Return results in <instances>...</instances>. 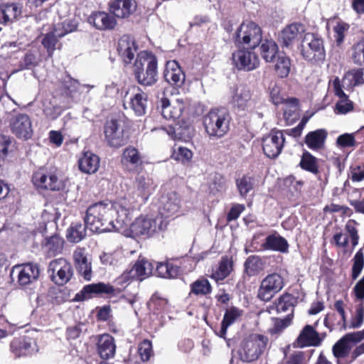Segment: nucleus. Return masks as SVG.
Wrapping results in <instances>:
<instances>
[{"label": "nucleus", "instance_id": "f257e3e1", "mask_svg": "<svg viewBox=\"0 0 364 364\" xmlns=\"http://www.w3.org/2000/svg\"><path fill=\"white\" fill-rule=\"evenodd\" d=\"M134 211L126 198L116 202H99L90 205L86 211L85 223L93 232L121 231L127 228Z\"/></svg>", "mask_w": 364, "mask_h": 364}, {"label": "nucleus", "instance_id": "f03ea898", "mask_svg": "<svg viewBox=\"0 0 364 364\" xmlns=\"http://www.w3.org/2000/svg\"><path fill=\"white\" fill-rule=\"evenodd\" d=\"M168 225L166 220L156 213L141 215L128 224L122 231L130 237H144L149 238L155 233L164 230Z\"/></svg>", "mask_w": 364, "mask_h": 364}, {"label": "nucleus", "instance_id": "7ed1b4c3", "mask_svg": "<svg viewBox=\"0 0 364 364\" xmlns=\"http://www.w3.org/2000/svg\"><path fill=\"white\" fill-rule=\"evenodd\" d=\"M134 75L139 84L151 86L157 81V61L148 51H141L134 64Z\"/></svg>", "mask_w": 364, "mask_h": 364}, {"label": "nucleus", "instance_id": "20e7f679", "mask_svg": "<svg viewBox=\"0 0 364 364\" xmlns=\"http://www.w3.org/2000/svg\"><path fill=\"white\" fill-rule=\"evenodd\" d=\"M230 117L225 108L212 109L203 118L206 134L210 138L220 139L230 129Z\"/></svg>", "mask_w": 364, "mask_h": 364}, {"label": "nucleus", "instance_id": "39448f33", "mask_svg": "<svg viewBox=\"0 0 364 364\" xmlns=\"http://www.w3.org/2000/svg\"><path fill=\"white\" fill-rule=\"evenodd\" d=\"M267 337L261 334H252L245 338L238 349V355L244 362H252L258 359L268 344Z\"/></svg>", "mask_w": 364, "mask_h": 364}, {"label": "nucleus", "instance_id": "423d86ee", "mask_svg": "<svg viewBox=\"0 0 364 364\" xmlns=\"http://www.w3.org/2000/svg\"><path fill=\"white\" fill-rule=\"evenodd\" d=\"M301 53L306 60L311 63L323 62L326 52L322 39L314 33H305L302 39Z\"/></svg>", "mask_w": 364, "mask_h": 364}, {"label": "nucleus", "instance_id": "0eeeda50", "mask_svg": "<svg viewBox=\"0 0 364 364\" xmlns=\"http://www.w3.org/2000/svg\"><path fill=\"white\" fill-rule=\"evenodd\" d=\"M261 41V28L252 21L243 22L237 30L235 42L239 46L254 49L259 46Z\"/></svg>", "mask_w": 364, "mask_h": 364}, {"label": "nucleus", "instance_id": "6e6552de", "mask_svg": "<svg viewBox=\"0 0 364 364\" xmlns=\"http://www.w3.org/2000/svg\"><path fill=\"white\" fill-rule=\"evenodd\" d=\"M284 286V279L280 274H269L262 280L257 297L263 301H269L283 289Z\"/></svg>", "mask_w": 364, "mask_h": 364}, {"label": "nucleus", "instance_id": "1a4fd4ad", "mask_svg": "<svg viewBox=\"0 0 364 364\" xmlns=\"http://www.w3.org/2000/svg\"><path fill=\"white\" fill-rule=\"evenodd\" d=\"M146 104L147 95L139 87L129 88L124 96V109L133 110L136 115L141 116L145 114Z\"/></svg>", "mask_w": 364, "mask_h": 364}, {"label": "nucleus", "instance_id": "9d476101", "mask_svg": "<svg viewBox=\"0 0 364 364\" xmlns=\"http://www.w3.org/2000/svg\"><path fill=\"white\" fill-rule=\"evenodd\" d=\"M232 103L235 107L241 110L254 112L259 107V102L252 97V92L249 87L240 85L233 91Z\"/></svg>", "mask_w": 364, "mask_h": 364}, {"label": "nucleus", "instance_id": "9b49d317", "mask_svg": "<svg viewBox=\"0 0 364 364\" xmlns=\"http://www.w3.org/2000/svg\"><path fill=\"white\" fill-rule=\"evenodd\" d=\"M50 277L58 285H64L71 279L73 271L71 264L64 258L52 260L48 267Z\"/></svg>", "mask_w": 364, "mask_h": 364}, {"label": "nucleus", "instance_id": "f8f14e48", "mask_svg": "<svg viewBox=\"0 0 364 364\" xmlns=\"http://www.w3.org/2000/svg\"><path fill=\"white\" fill-rule=\"evenodd\" d=\"M153 264L144 259H138L130 270L125 271L118 279L119 283L127 282L133 279L142 281L153 273Z\"/></svg>", "mask_w": 364, "mask_h": 364}, {"label": "nucleus", "instance_id": "ddd939ff", "mask_svg": "<svg viewBox=\"0 0 364 364\" xmlns=\"http://www.w3.org/2000/svg\"><path fill=\"white\" fill-rule=\"evenodd\" d=\"M134 197L136 203H145L155 189L154 181L146 174H138L134 181Z\"/></svg>", "mask_w": 364, "mask_h": 364}, {"label": "nucleus", "instance_id": "4468645a", "mask_svg": "<svg viewBox=\"0 0 364 364\" xmlns=\"http://www.w3.org/2000/svg\"><path fill=\"white\" fill-rule=\"evenodd\" d=\"M39 276V269L37 265L25 264L14 266L11 272V277L14 281L17 280L20 286H26L36 281Z\"/></svg>", "mask_w": 364, "mask_h": 364}, {"label": "nucleus", "instance_id": "2eb2a0df", "mask_svg": "<svg viewBox=\"0 0 364 364\" xmlns=\"http://www.w3.org/2000/svg\"><path fill=\"white\" fill-rule=\"evenodd\" d=\"M284 141L283 132L272 131L263 139L262 147L264 154L270 159L277 157L282 151Z\"/></svg>", "mask_w": 364, "mask_h": 364}, {"label": "nucleus", "instance_id": "dca6fc26", "mask_svg": "<svg viewBox=\"0 0 364 364\" xmlns=\"http://www.w3.org/2000/svg\"><path fill=\"white\" fill-rule=\"evenodd\" d=\"M33 182L38 188L51 191H59L63 187L55 171L38 170L33 176Z\"/></svg>", "mask_w": 364, "mask_h": 364}, {"label": "nucleus", "instance_id": "f3484780", "mask_svg": "<svg viewBox=\"0 0 364 364\" xmlns=\"http://www.w3.org/2000/svg\"><path fill=\"white\" fill-rule=\"evenodd\" d=\"M364 338V331L350 333L342 337L333 346V354L337 358L348 355L353 345Z\"/></svg>", "mask_w": 364, "mask_h": 364}, {"label": "nucleus", "instance_id": "a211bd4d", "mask_svg": "<svg viewBox=\"0 0 364 364\" xmlns=\"http://www.w3.org/2000/svg\"><path fill=\"white\" fill-rule=\"evenodd\" d=\"M11 351L16 357L33 355L38 351L35 338L29 336L15 338L11 343Z\"/></svg>", "mask_w": 364, "mask_h": 364}, {"label": "nucleus", "instance_id": "6ab92c4d", "mask_svg": "<svg viewBox=\"0 0 364 364\" xmlns=\"http://www.w3.org/2000/svg\"><path fill=\"white\" fill-rule=\"evenodd\" d=\"M305 26L301 23H291L286 26L279 36V41L284 47H290L304 38Z\"/></svg>", "mask_w": 364, "mask_h": 364}, {"label": "nucleus", "instance_id": "aec40b11", "mask_svg": "<svg viewBox=\"0 0 364 364\" xmlns=\"http://www.w3.org/2000/svg\"><path fill=\"white\" fill-rule=\"evenodd\" d=\"M232 60L239 70L250 71L256 69L259 64V60L255 53L245 50H238L232 54Z\"/></svg>", "mask_w": 364, "mask_h": 364}, {"label": "nucleus", "instance_id": "412c9836", "mask_svg": "<svg viewBox=\"0 0 364 364\" xmlns=\"http://www.w3.org/2000/svg\"><path fill=\"white\" fill-rule=\"evenodd\" d=\"M185 107L186 103L183 98H177L172 102L166 98H162L160 101L161 114L166 119L176 120L179 119Z\"/></svg>", "mask_w": 364, "mask_h": 364}, {"label": "nucleus", "instance_id": "4be33fe9", "mask_svg": "<svg viewBox=\"0 0 364 364\" xmlns=\"http://www.w3.org/2000/svg\"><path fill=\"white\" fill-rule=\"evenodd\" d=\"M180 208V198L176 192L163 195L160 199L159 213H156L166 218L176 214Z\"/></svg>", "mask_w": 364, "mask_h": 364}, {"label": "nucleus", "instance_id": "5701e85b", "mask_svg": "<svg viewBox=\"0 0 364 364\" xmlns=\"http://www.w3.org/2000/svg\"><path fill=\"white\" fill-rule=\"evenodd\" d=\"M10 126L14 134L18 138L29 139L32 135V125L29 117L26 114H18L10 121Z\"/></svg>", "mask_w": 364, "mask_h": 364}, {"label": "nucleus", "instance_id": "b1692460", "mask_svg": "<svg viewBox=\"0 0 364 364\" xmlns=\"http://www.w3.org/2000/svg\"><path fill=\"white\" fill-rule=\"evenodd\" d=\"M137 4L134 0H114L109 4V11L114 18H127L134 14Z\"/></svg>", "mask_w": 364, "mask_h": 364}, {"label": "nucleus", "instance_id": "393cba45", "mask_svg": "<svg viewBox=\"0 0 364 364\" xmlns=\"http://www.w3.org/2000/svg\"><path fill=\"white\" fill-rule=\"evenodd\" d=\"M105 134L106 139L111 146L119 147L125 143L123 129L117 120H111L106 123Z\"/></svg>", "mask_w": 364, "mask_h": 364}, {"label": "nucleus", "instance_id": "a878e982", "mask_svg": "<svg viewBox=\"0 0 364 364\" xmlns=\"http://www.w3.org/2000/svg\"><path fill=\"white\" fill-rule=\"evenodd\" d=\"M73 259L77 272L87 281L92 277L91 262L87 258L86 250L77 247L73 252Z\"/></svg>", "mask_w": 364, "mask_h": 364}, {"label": "nucleus", "instance_id": "bb28decb", "mask_svg": "<svg viewBox=\"0 0 364 364\" xmlns=\"http://www.w3.org/2000/svg\"><path fill=\"white\" fill-rule=\"evenodd\" d=\"M87 21L93 25L97 29L112 30L117 26V21L114 16H112L105 11H95L88 17Z\"/></svg>", "mask_w": 364, "mask_h": 364}, {"label": "nucleus", "instance_id": "cd10ccee", "mask_svg": "<svg viewBox=\"0 0 364 364\" xmlns=\"http://www.w3.org/2000/svg\"><path fill=\"white\" fill-rule=\"evenodd\" d=\"M121 163L126 170L134 171L142 165L143 157L137 149L129 146L123 151Z\"/></svg>", "mask_w": 364, "mask_h": 364}, {"label": "nucleus", "instance_id": "c85d7f7f", "mask_svg": "<svg viewBox=\"0 0 364 364\" xmlns=\"http://www.w3.org/2000/svg\"><path fill=\"white\" fill-rule=\"evenodd\" d=\"M164 77L167 82L177 87H181L185 81V74L176 60L166 63Z\"/></svg>", "mask_w": 364, "mask_h": 364}, {"label": "nucleus", "instance_id": "c756f323", "mask_svg": "<svg viewBox=\"0 0 364 364\" xmlns=\"http://www.w3.org/2000/svg\"><path fill=\"white\" fill-rule=\"evenodd\" d=\"M328 132L325 129H318L309 132L304 139L307 147L314 151L324 149Z\"/></svg>", "mask_w": 364, "mask_h": 364}, {"label": "nucleus", "instance_id": "7c9ffc66", "mask_svg": "<svg viewBox=\"0 0 364 364\" xmlns=\"http://www.w3.org/2000/svg\"><path fill=\"white\" fill-rule=\"evenodd\" d=\"M117 51L125 63H131L136 52L134 40L129 36L121 37L118 41Z\"/></svg>", "mask_w": 364, "mask_h": 364}, {"label": "nucleus", "instance_id": "2f4dec72", "mask_svg": "<svg viewBox=\"0 0 364 364\" xmlns=\"http://www.w3.org/2000/svg\"><path fill=\"white\" fill-rule=\"evenodd\" d=\"M321 341L319 333L311 325H306L296 339L299 346L301 347L318 346Z\"/></svg>", "mask_w": 364, "mask_h": 364}, {"label": "nucleus", "instance_id": "473e14b6", "mask_svg": "<svg viewBox=\"0 0 364 364\" xmlns=\"http://www.w3.org/2000/svg\"><path fill=\"white\" fill-rule=\"evenodd\" d=\"M333 85L335 94L340 98V100L336 105L335 112L336 114H345L350 112L353 108V105L343 91L340 80L336 78L333 80Z\"/></svg>", "mask_w": 364, "mask_h": 364}, {"label": "nucleus", "instance_id": "72a5a7b5", "mask_svg": "<svg viewBox=\"0 0 364 364\" xmlns=\"http://www.w3.org/2000/svg\"><path fill=\"white\" fill-rule=\"evenodd\" d=\"M97 351L102 359L112 358L116 352L114 338L109 334H102L97 341Z\"/></svg>", "mask_w": 364, "mask_h": 364}, {"label": "nucleus", "instance_id": "f704fd0d", "mask_svg": "<svg viewBox=\"0 0 364 364\" xmlns=\"http://www.w3.org/2000/svg\"><path fill=\"white\" fill-rule=\"evenodd\" d=\"M80 170L87 174H92L97 171L100 167V160L98 156L90 152L86 151L79 159Z\"/></svg>", "mask_w": 364, "mask_h": 364}, {"label": "nucleus", "instance_id": "c9c22d12", "mask_svg": "<svg viewBox=\"0 0 364 364\" xmlns=\"http://www.w3.org/2000/svg\"><path fill=\"white\" fill-rule=\"evenodd\" d=\"M262 247L264 250L285 253L288 252L289 244L285 238L275 233L266 237Z\"/></svg>", "mask_w": 364, "mask_h": 364}, {"label": "nucleus", "instance_id": "e433bc0d", "mask_svg": "<svg viewBox=\"0 0 364 364\" xmlns=\"http://www.w3.org/2000/svg\"><path fill=\"white\" fill-rule=\"evenodd\" d=\"M114 288L109 284H105L104 283H97V284H92L84 287L82 290L80 294H77L76 295V300H83L87 298L86 294L95 293V294H102L105 293L107 294H110L114 293Z\"/></svg>", "mask_w": 364, "mask_h": 364}, {"label": "nucleus", "instance_id": "4c0bfd02", "mask_svg": "<svg viewBox=\"0 0 364 364\" xmlns=\"http://www.w3.org/2000/svg\"><path fill=\"white\" fill-rule=\"evenodd\" d=\"M242 316V311L235 306L227 309L218 335L225 338L228 328L234 323Z\"/></svg>", "mask_w": 364, "mask_h": 364}, {"label": "nucleus", "instance_id": "58836bf2", "mask_svg": "<svg viewBox=\"0 0 364 364\" xmlns=\"http://www.w3.org/2000/svg\"><path fill=\"white\" fill-rule=\"evenodd\" d=\"M264 261L257 255L248 257L245 262V271L250 277L258 275L264 269Z\"/></svg>", "mask_w": 364, "mask_h": 364}, {"label": "nucleus", "instance_id": "ea45409f", "mask_svg": "<svg viewBox=\"0 0 364 364\" xmlns=\"http://www.w3.org/2000/svg\"><path fill=\"white\" fill-rule=\"evenodd\" d=\"M364 82V73L362 69H354L348 71L342 80L341 87L352 88Z\"/></svg>", "mask_w": 364, "mask_h": 364}, {"label": "nucleus", "instance_id": "a19ab883", "mask_svg": "<svg viewBox=\"0 0 364 364\" xmlns=\"http://www.w3.org/2000/svg\"><path fill=\"white\" fill-rule=\"evenodd\" d=\"M21 13V8L16 4H2L0 6V23L16 19Z\"/></svg>", "mask_w": 364, "mask_h": 364}, {"label": "nucleus", "instance_id": "79ce46f5", "mask_svg": "<svg viewBox=\"0 0 364 364\" xmlns=\"http://www.w3.org/2000/svg\"><path fill=\"white\" fill-rule=\"evenodd\" d=\"M299 166L302 169L313 174L318 173V159L307 151L303 153Z\"/></svg>", "mask_w": 364, "mask_h": 364}, {"label": "nucleus", "instance_id": "37998d69", "mask_svg": "<svg viewBox=\"0 0 364 364\" xmlns=\"http://www.w3.org/2000/svg\"><path fill=\"white\" fill-rule=\"evenodd\" d=\"M64 240L58 234H54L47 239L44 248L50 257L60 253L63 248Z\"/></svg>", "mask_w": 364, "mask_h": 364}, {"label": "nucleus", "instance_id": "c03bdc74", "mask_svg": "<svg viewBox=\"0 0 364 364\" xmlns=\"http://www.w3.org/2000/svg\"><path fill=\"white\" fill-rule=\"evenodd\" d=\"M87 226L80 223H73L68 229L67 238L71 242H79L86 236Z\"/></svg>", "mask_w": 364, "mask_h": 364}, {"label": "nucleus", "instance_id": "a18cd8bd", "mask_svg": "<svg viewBox=\"0 0 364 364\" xmlns=\"http://www.w3.org/2000/svg\"><path fill=\"white\" fill-rule=\"evenodd\" d=\"M193 156V154L191 149L181 146H175L173 148L171 158L183 164H187L191 161Z\"/></svg>", "mask_w": 364, "mask_h": 364}, {"label": "nucleus", "instance_id": "49530a36", "mask_svg": "<svg viewBox=\"0 0 364 364\" xmlns=\"http://www.w3.org/2000/svg\"><path fill=\"white\" fill-rule=\"evenodd\" d=\"M212 291V287L207 279L200 278L191 285V293L196 295L205 296Z\"/></svg>", "mask_w": 364, "mask_h": 364}, {"label": "nucleus", "instance_id": "de8ad7c7", "mask_svg": "<svg viewBox=\"0 0 364 364\" xmlns=\"http://www.w3.org/2000/svg\"><path fill=\"white\" fill-rule=\"evenodd\" d=\"M274 70L279 77L288 76L291 70V62L289 58L284 55H279L277 57Z\"/></svg>", "mask_w": 364, "mask_h": 364}, {"label": "nucleus", "instance_id": "09e8293b", "mask_svg": "<svg viewBox=\"0 0 364 364\" xmlns=\"http://www.w3.org/2000/svg\"><path fill=\"white\" fill-rule=\"evenodd\" d=\"M232 271V262L227 258L223 259L218 268L212 273L211 277L215 281H222L225 279Z\"/></svg>", "mask_w": 364, "mask_h": 364}, {"label": "nucleus", "instance_id": "8fccbe9b", "mask_svg": "<svg viewBox=\"0 0 364 364\" xmlns=\"http://www.w3.org/2000/svg\"><path fill=\"white\" fill-rule=\"evenodd\" d=\"M261 55L267 62H272L278 52L277 45L272 41H265L260 47Z\"/></svg>", "mask_w": 364, "mask_h": 364}, {"label": "nucleus", "instance_id": "3c124183", "mask_svg": "<svg viewBox=\"0 0 364 364\" xmlns=\"http://www.w3.org/2000/svg\"><path fill=\"white\" fill-rule=\"evenodd\" d=\"M157 276L163 278H175L178 273L176 267L168 263H159L156 267Z\"/></svg>", "mask_w": 364, "mask_h": 364}, {"label": "nucleus", "instance_id": "603ef678", "mask_svg": "<svg viewBox=\"0 0 364 364\" xmlns=\"http://www.w3.org/2000/svg\"><path fill=\"white\" fill-rule=\"evenodd\" d=\"M255 179L249 176H243L237 179L236 186L242 197H245L253 189Z\"/></svg>", "mask_w": 364, "mask_h": 364}, {"label": "nucleus", "instance_id": "864d4df0", "mask_svg": "<svg viewBox=\"0 0 364 364\" xmlns=\"http://www.w3.org/2000/svg\"><path fill=\"white\" fill-rule=\"evenodd\" d=\"M293 300L294 298L290 294H284L282 296L276 304L277 311L278 313L291 312L290 314L293 316Z\"/></svg>", "mask_w": 364, "mask_h": 364}, {"label": "nucleus", "instance_id": "5fc2aeb1", "mask_svg": "<svg viewBox=\"0 0 364 364\" xmlns=\"http://www.w3.org/2000/svg\"><path fill=\"white\" fill-rule=\"evenodd\" d=\"M351 58L354 63L364 65V38L352 47Z\"/></svg>", "mask_w": 364, "mask_h": 364}, {"label": "nucleus", "instance_id": "6e6d98bb", "mask_svg": "<svg viewBox=\"0 0 364 364\" xmlns=\"http://www.w3.org/2000/svg\"><path fill=\"white\" fill-rule=\"evenodd\" d=\"M353 260L352 277L355 279L360 275L364 267V254L362 249L355 253Z\"/></svg>", "mask_w": 364, "mask_h": 364}, {"label": "nucleus", "instance_id": "4d7b16f0", "mask_svg": "<svg viewBox=\"0 0 364 364\" xmlns=\"http://www.w3.org/2000/svg\"><path fill=\"white\" fill-rule=\"evenodd\" d=\"M283 186L290 193L300 192L304 186V182L301 180H296L292 176H289L284 179Z\"/></svg>", "mask_w": 364, "mask_h": 364}, {"label": "nucleus", "instance_id": "13d9d810", "mask_svg": "<svg viewBox=\"0 0 364 364\" xmlns=\"http://www.w3.org/2000/svg\"><path fill=\"white\" fill-rule=\"evenodd\" d=\"M58 38L53 33V31L47 33L42 40V44L47 49L48 55L51 57L55 49Z\"/></svg>", "mask_w": 364, "mask_h": 364}, {"label": "nucleus", "instance_id": "bf43d9fd", "mask_svg": "<svg viewBox=\"0 0 364 364\" xmlns=\"http://www.w3.org/2000/svg\"><path fill=\"white\" fill-rule=\"evenodd\" d=\"M291 320L292 316L291 314H288L284 319L276 320L274 326L269 329V333L272 335H277L280 333L284 329L290 325Z\"/></svg>", "mask_w": 364, "mask_h": 364}, {"label": "nucleus", "instance_id": "052dcab7", "mask_svg": "<svg viewBox=\"0 0 364 364\" xmlns=\"http://www.w3.org/2000/svg\"><path fill=\"white\" fill-rule=\"evenodd\" d=\"M282 104L284 116L287 119L298 110V100L296 98H285Z\"/></svg>", "mask_w": 364, "mask_h": 364}, {"label": "nucleus", "instance_id": "680f3d73", "mask_svg": "<svg viewBox=\"0 0 364 364\" xmlns=\"http://www.w3.org/2000/svg\"><path fill=\"white\" fill-rule=\"evenodd\" d=\"M100 261L104 265L115 266L119 260L122 259V255L120 252H114L112 253L103 252L100 255Z\"/></svg>", "mask_w": 364, "mask_h": 364}, {"label": "nucleus", "instance_id": "e2e57ef3", "mask_svg": "<svg viewBox=\"0 0 364 364\" xmlns=\"http://www.w3.org/2000/svg\"><path fill=\"white\" fill-rule=\"evenodd\" d=\"M269 98L275 105H281L285 99L281 93L280 87L276 83L272 84L269 87Z\"/></svg>", "mask_w": 364, "mask_h": 364}, {"label": "nucleus", "instance_id": "0e129e2a", "mask_svg": "<svg viewBox=\"0 0 364 364\" xmlns=\"http://www.w3.org/2000/svg\"><path fill=\"white\" fill-rule=\"evenodd\" d=\"M355 225L356 223L354 220L348 221L345 225V230L349 235L353 247L358 244L359 241V235Z\"/></svg>", "mask_w": 364, "mask_h": 364}, {"label": "nucleus", "instance_id": "69168bd1", "mask_svg": "<svg viewBox=\"0 0 364 364\" xmlns=\"http://www.w3.org/2000/svg\"><path fill=\"white\" fill-rule=\"evenodd\" d=\"M139 354L143 361L149 360L153 354L152 345L148 340L143 341L139 346Z\"/></svg>", "mask_w": 364, "mask_h": 364}, {"label": "nucleus", "instance_id": "338daca9", "mask_svg": "<svg viewBox=\"0 0 364 364\" xmlns=\"http://www.w3.org/2000/svg\"><path fill=\"white\" fill-rule=\"evenodd\" d=\"M338 146L351 147L355 144V139L353 134L346 133L338 136L336 139Z\"/></svg>", "mask_w": 364, "mask_h": 364}, {"label": "nucleus", "instance_id": "774afa93", "mask_svg": "<svg viewBox=\"0 0 364 364\" xmlns=\"http://www.w3.org/2000/svg\"><path fill=\"white\" fill-rule=\"evenodd\" d=\"M363 320L364 305L363 303H361L358 306L356 309L355 316H354V318H353L349 327L351 328H358L363 324Z\"/></svg>", "mask_w": 364, "mask_h": 364}]
</instances>
